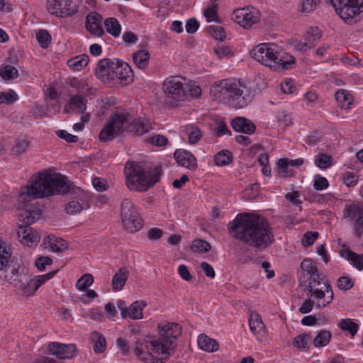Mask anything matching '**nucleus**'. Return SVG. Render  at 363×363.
Listing matches in <instances>:
<instances>
[{"mask_svg":"<svg viewBox=\"0 0 363 363\" xmlns=\"http://www.w3.org/2000/svg\"><path fill=\"white\" fill-rule=\"evenodd\" d=\"M56 271L49 272L40 276H36L30 279L27 283L21 286V295L24 296H30L47 281L50 279L55 274Z\"/></svg>","mask_w":363,"mask_h":363,"instance_id":"nucleus-21","label":"nucleus"},{"mask_svg":"<svg viewBox=\"0 0 363 363\" xmlns=\"http://www.w3.org/2000/svg\"><path fill=\"white\" fill-rule=\"evenodd\" d=\"M185 88H188L187 84L182 83L177 78L167 79L164 82L163 89L168 101L172 106H176L177 102L186 100Z\"/></svg>","mask_w":363,"mask_h":363,"instance_id":"nucleus-11","label":"nucleus"},{"mask_svg":"<svg viewBox=\"0 0 363 363\" xmlns=\"http://www.w3.org/2000/svg\"><path fill=\"white\" fill-rule=\"evenodd\" d=\"M147 141L156 146H164L167 145L168 140L163 135H157L152 137H150Z\"/></svg>","mask_w":363,"mask_h":363,"instance_id":"nucleus-62","label":"nucleus"},{"mask_svg":"<svg viewBox=\"0 0 363 363\" xmlns=\"http://www.w3.org/2000/svg\"><path fill=\"white\" fill-rule=\"evenodd\" d=\"M301 267L308 277H315L320 274L316 265L311 259H304L301 262Z\"/></svg>","mask_w":363,"mask_h":363,"instance_id":"nucleus-44","label":"nucleus"},{"mask_svg":"<svg viewBox=\"0 0 363 363\" xmlns=\"http://www.w3.org/2000/svg\"><path fill=\"white\" fill-rule=\"evenodd\" d=\"M0 76L6 80H11L18 77V72L15 67L6 65L0 70Z\"/></svg>","mask_w":363,"mask_h":363,"instance_id":"nucleus-47","label":"nucleus"},{"mask_svg":"<svg viewBox=\"0 0 363 363\" xmlns=\"http://www.w3.org/2000/svg\"><path fill=\"white\" fill-rule=\"evenodd\" d=\"M135 348H143V351L152 352L158 355L169 356L171 352L174 350V344L172 341L162 342L158 340H138L135 342Z\"/></svg>","mask_w":363,"mask_h":363,"instance_id":"nucleus-15","label":"nucleus"},{"mask_svg":"<svg viewBox=\"0 0 363 363\" xmlns=\"http://www.w3.org/2000/svg\"><path fill=\"white\" fill-rule=\"evenodd\" d=\"M338 327L342 330L348 331L352 337L357 334L359 328L358 324L349 318L342 319L338 323Z\"/></svg>","mask_w":363,"mask_h":363,"instance_id":"nucleus-41","label":"nucleus"},{"mask_svg":"<svg viewBox=\"0 0 363 363\" xmlns=\"http://www.w3.org/2000/svg\"><path fill=\"white\" fill-rule=\"evenodd\" d=\"M92 340L94 342L93 347L94 351L96 353H102L106 348V343L105 337L98 332L92 333Z\"/></svg>","mask_w":363,"mask_h":363,"instance_id":"nucleus-40","label":"nucleus"},{"mask_svg":"<svg viewBox=\"0 0 363 363\" xmlns=\"http://www.w3.org/2000/svg\"><path fill=\"white\" fill-rule=\"evenodd\" d=\"M121 217L124 229L129 233L137 232L143 227L139 213L128 199H124L121 203Z\"/></svg>","mask_w":363,"mask_h":363,"instance_id":"nucleus-10","label":"nucleus"},{"mask_svg":"<svg viewBox=\"0 0 363 363\" xmlns=\"http://www.w3.org/2000/svg\"><path fill=\"white\" fill-rule=\"evenodd\" d=\"M24 208L19 215V220L25 224L20 225L17 231L20 241L25 245L35 243L40 240L38 232L30 227L31 224L38 220L42 215V211L39 206L25 203Z\"/></svg>","mask_w":363,"mask_h":363,"instance_id":"nucleus-6","label":"nucleus"},{"mask_svg":"<svg viewBox=\"0 0 363 363\" xmlns=\"http://www.w3.org/2000/svg\"><path fill=\"white\" fill-rule=\"evenodd\" d=\"M184 131L187 135L188 141L190 144L197 143L202 137L201 131L196 126H186Z\"/></svg>","mask_w":363,"mask_h":363,"instance_id":"nucleus-38","label":"nucleus"},{"mask_svg":"<svg viewBox=\"0 0 363 363\" xmlns=\"http://www.w3.org/2000/svg\"><path fill=\"white\" fill-rule=\"evenodd\" d=\"M71 189L72 184L66 177L44 171L33 176L27 185L21 188L18 199L21 203H28L36 199L64 195Z\"/></svg>","mask_w":363,"mask_h":363,"instance_id":"nucleus-2","label":"nucleus"},{"mask_svg":"<svg viewBox=\"0 0 363 363\" xmlns=\"http://www.w3.org/2000/svg\"><path fill=\"white\" fill-rule=\"evenodd\" d=\"M338 288L343 291H347L352 288L353 282L351 279L347 277H341L337 281Z\"/></svg>","mask_w":363,"mask_h":363,"instance_id":"nucleus-59","label":"nucleus"},{"mask_svg":"<svg viewBox=\"0 0 363 363\" xmlns=\"http://www.w3.org/2000/svg\"><path fill=\"white\" fill-rule=\"evenodd\" d=\"M311 336L306 333H302L296 336L293 340L294 347L298 349H305L308 347V342L311 341Z\"/></svg>","mask_w":363,"mask_h":363,"instance_id":"nucleus-51","label":"nucleus"},{"mask_svg":"<svg viewBox=\"0 0 363 363\" xmlns=\"http://www.w3.org/2000/svg\"><path fill=\"white\" fill-rule=\"evenodd\" d=\"M329 184L326 178L320 174H316L314 177L313 188L317 191H322L328 187Z\"/></svg>","mask_w":363,"mask_h":363,"instance_id":"nucleus-56","label":"nucleus"},{"mask_svg":"<svg viewBox=\"0 0 363 363\" xmlns=\"http://www.w3.org/2000/svg\"><path fill=\"white\" fill-rule=\"evenodd\" d=\"M94 282V277L91 274H85L77 282L76 286L80 291L86 290Z\"/></svg>","mask_w":363,"mask_h":363,"instance_id":"nucleus-52","label":"nucleus"},{"mask_svg":"<svg viewBox=\"0 0 363 363\" xmlns=\"http://www.w3.org/2000/svg\"><path fill=\"white\" fill-rule=\"evenodd\" d=\"M315 164L320 169H326L332 164V157L327 154H319L315 160Z\"/></svg>","mask_w":363,"mask_h":363,"instance_id":"nucleus-53","label":"nucleus"},{"mask_svg":"<svg viewBox=\"0 0 363 363\" xmlns=\"http://www.w3.org/2000/svg\"><path fill=\"white\" fill-rule=\"evenodd\" d=\"M277 171L281 177H288L293 175L294 172L290 168L289 160L288 158H281L278 160Z\"/></svg>","mask_w":363,"mask_h":363,"instance_id":"nucleus-39","label":"nucleus"},{"mask_svg":"<svg viewBox=\"0 0 363 363\" xmlns=\"http://www.w3.org/2000/svg\"><path fill=\"white\" fill-rule=\"evenodd\" d=\"M336 13L348 24H354L363 17V0H330Z\"/></svg>","mask_w":363,"mask_h":363,"instance_id":"nucleus-9","label":"nucleus"},{"mask_svg":"<svg viewBox=\"0 0 363 363\" xmlns=\"http://www.w3.org/2000/svg\"><path fill=\"white\" fill-rule=\"evenodd\" d=\"M152 128V124L146 118H132L130 123L126 125V131L135 135H143Z\"/></svg>","mask_w":363,"mask_h":363,"instance_id":"nucleus-23","label":"nucleus"},{"mask_svg":"<svg viewBox=\"0 0 363 363\" xmlns=\"http://www.w3.org/2000/svg\"><path fill=\"white\" fill-rule=\"evenodd\" d=\"M335 99L343 108H349L353 101L352 96L345 89H340L336 92Z\"/></svg>","mask_w":363,"mask_h":363,"instance_id":"nucleus-36","label":"nucleus"},{"mask_svg":"<svg viewBox=\"0 0 363 363\" xmlns=\"http://www.w3.org/2000/svg\"><path fill=\"white\" fill-rule=\"evenodd\" d=\"M104 24L106 30L110 35L115 38H117L120 35L121 26L117 18L114 17H108L104 20Z\"/></svg>","mask_w":363,"mask_h":363,"instance_id":"nucleus-31","label":"nucleus"},{"mask_svg":"<svg viewBox=\"0 0 363 363\" xmlns=\"http://www.w3.org/2000/svg\"><path fill=\"white\" fill-rule=\"evenodd\" d=\"M135 354L144 363H164L169 356L162 355L161 357L156 356L152 352L143 351V348H134Z\"/></svg>","mask_w":363,"mask_h":363,"instance_id":"nucleus-27","label":"nucleus"},{"mask_svg":"<svg viewBox=\"0 0 363 363\" xmlns=\"http://www.w3.org/2000/svg\"><path fill=\"white\" fill-rule=\"evenodd\" d=\"M46 6L50 14L60 18L72 16L78 11L72 0H47Z\"/></svg>","mask_w":363,"mask_h":363,"instance_id":"nucleus-13","label":"nucleus"},{"mask_svg":"<svg viewBox=\"0 0 363 363\" xmlns=\"http://www.w3.org/2000/svg\"><path fill=\"white\" fill-rule=\"evenodd\" d=\"M231 126L234 130L245 134H252L255 132V125L249 119L238 116L231 121Z\"/></svg>","mask_w":363,"mask_h":363,"instance_id":"nucleus-25","label":"nucleus"},{"mask_svg":"<svg viewBox=\"0 0 363 363\" xmlns=\"http://www.w3.org/2000/svg\"><path fill=\"white\" fill-rule=\"evenodd\" d=\"M11 256L10 247L7 246L2 239H0V272L3 271L9 265Z\"/></svg>","mask_w":363,"mask_h":363,"instance_id":"nucleus-33","label":"nucleus"},{"mask_svg":"<svg viewBox=\"0 0 363 363\" xmlns=\"http://www.w3.org/2000/svg\"><path fill=\"white\" fill-rule=\"evenodd\" d=\"M29 141L27 140H15L14 146L13 147V152L16 155L21 154L26 151L28 147Z\"/></svg>","mask_w":363,"mask_h":363,"instance_id":"nucleus-57","label":"nucleus"},{"mask_svg":"<svg viewBox=\"0 0 363 363\" xmlns=\"http://www.w3.org/2000/svg\"><path fill=\"white\" fill-rule=\"evenodd\" d=\"M228 227L233 238L257 250L265 249L274 241L269 223L249 213L238 215Z\"/></svg>","mask_w":363,"mask_h":363,"instance_id":"nucleus-1","label":"nucleus"},{"mask_svg":"<svg viewBox=\"0 0 363 363\" xmlns=\"http://www.w3.org/2000/svg\"><path fill=\"white\" fill-rule=\"evenodd\" d=\"M113 72H114L113 60L104 58L98 62L95 74L104 84L113 86Z\"/></svg>","mask_w":363,"mask_h":363,"instance_id":"nucleus-19","label":"nucleus"},{"mask_svg":"<svg viewBox=\"0 0 363 363\" xmlns=\"http://www.w3.org/2000/svg\"><path fill=\"white\" fill-rule=\"evenodd\" d=\"M174 155L179 165L191 170L197 167L196 159L191 152L184 150H177Z\"/></svg>","mask_w":363,"mask_h":363,"instance_id":"nucleus-24","label":"nucleus"},{"mask_svg":"<svg viewBox=\"0 0 363 363\" xmlns=\"http://www.w3.org/2000/svg\"><path fill=\"white\" fill-rule=\"evenodd\" d=\"M342 180L347 186H354L357 184L358 176L354 172H347L342 174Z\"/></svg>","mask_w":363,"mask_h":363,"instance_id":"nucleus-55","label":"nucleus"},{"mask_svg":"<svg viewBox=\"0 0 363 363\" xmlns=\"http://www.w3.org/2000/svg\"><path fill=\"white\" fill-rule=\"evenodd\" d=\"M69 201L65 206V211L68 214H76L89 208V196L80 188L71 189Z\"/></svg>","mask_w":363,"mask_h":363,"instance_id":"nucleus-12","label":"nucleus"},{"mask_svg":"<svg viewBox=\"0 0 363 363\" xmlns=\"http://www.w3.org/2000/svg\"><path fill=\"white\" fill-rule=\"evenodd\" d=\"M299 196L300 194L297 191H292L291 193H288L286 194V199L289 201L291 202L294 206L301 209L302 201L300 199H298Z\"/></svg>","mask_w":363,"mask_h":363,"instance_id":"nucleus-61","label":"nucleus"},{"mask_svg":"<svg viewBox=\"0 0 363 363\" xmlns=\"http://www.w3.org/2000/svg\"><path fill=\"white\" fill-rule=\"evenodd\" d=\"M211 93L218 98L228 99V103L235 108L247 106L253 98L250 89L235 79H223L215 84Z\"/></svg>","mask_w":363,"mask_h":363,"instance_id":"nucleus-4","label":"nucleus"},{"mask_svg":"<svg viewBox=\"0 0 363 363\" xmlns=\"http://www.w3.org/2000/svg\"><path fill=\"white\" fill-rule=\"evenodd\" d=\"M36 38L42 48H47L51 43V36L48 30H40L36 33Z\"/></svg>","mask_w":363,"mask_h":363,"instance_id":"nucleus-49","label":"nucleus"},{"mask_svg":"<svg viewBox=\"0 0 363 363\" xmlns=\"http://www.w3.org/2000/svg\"><path fill=\"white\" fill-rule=\"evenodd\" d=\"M305 291H308L311 297L317 299V308H324L330 303L334 298V293L328 280L322 274L308 277L306 280Z\"/></svg>","mask_w":363,"mask_h":363,"instance_id":"nucleus-7","label":"nucleus"},{"mask_svg":"<svg viewBox=\"0 0 363 363\" xmlns=\"http://www.w3.org/2000/svg\"><path fill=\"white\" fill-rule=\"evenodd\" d=\"M277 45L272 43H260L251 52L253 58L265 66L274 69H287L295 62L292 55L281 53Z\"/></svg>","mask_w":363,"mask_h":363,"instance_id":"nucleus-5","label":"nucleus"},{"mask_svg":"<svg viewBox=\"0 0 363 363\" xmlns=\"http://www.w3.org/2000/svg\"><path fill=\"white\" fill-rule=\"evenodd\" d=\"M344 218H349L352 222L354 235L359 239L363 235V208L355 204L346 206Z\"/></svg>","mask_w":363,"mask_h":363,"instance_id":"nucleus-16","label":"nucleus"},{"mask_svg":"<svg viewBox=\"0 0 363 363\" xmlns=\"http://www.w3.org/2000/svg\"><path fill=\"white\" fill-rule=\"evenodd\" d=\"M321 38V32L318 28H311L307 33L306 40L313 48Z\"/></svg>","mask_w":363,"mask_h":363,"instance_id":"nucleus-48","label":"nucleus"},{"mask_svg":"<svg viewBox=\"0 0 363 363\" xmlns=\"http://www.w3.org/2000/svg\"><path fill=\"white\" fill-rule=\"evenodd\" d=\"M69 107L79 113H82L86 108V99L82 95H74L69 99Z\"/></svg>","mask_w":363,"mask_h":363,"instance_id":"nucleus-32","label":"nucleus"},{"mask_svg":"<svg viewBox=\"0 0 363 363\" xmlns=\"http://www.w3.org/2000/svg\"><path fill=\"white\" fill-rule=\"evenodd\" d=\"M248 322L250 329L252 333L260 335L262 336L266 333L265 326L259 314L257 313H251Z\"/></svg>","mask_w":363,"mask_h":363,"instance_id":"nucleus-28","label":"nucleus"},{"mask_svg":"<svg viewBox=\"0 0 363 363\" xmlns=\"http://www.w3.org/2000/svg\"><path fill=\"white\" fill-rule=\"evenodd\" d=\"M159 341H172L174 348L176 347V339L182 334V327L178 323L162 322L157 325Z\"/></svg>","mask_w":363,"mask_h":363,"instance_id":"nucleus-18","label":"nucleus"},{"mask_svg":"<svg viewBox=\"0 0 363 363\" xmlns=\"http://www.w3.org/2000/svg\"><path fill=\"white\" fill-rule=\"evenodd\" d=\"M113 85L116 83L127 84L133 81V72L128 63L118 60H113Z\"/></svg>","mask_w":363,"mask_h":363,"instance_id":"nucleus-17","label":"nucleus"},{"mask_svg":"<svg viewBox=\"0 0 363 363\" xmlns=\"http://www.w3.org/2000/svg\"><path fill=\"white\" fill-rule=\"evenodd\" d=\"M126 184L131 191H145L157 183L161 176L160 167H145L140 162H128L125 167Z\"/></svg>","mask_w":363,"mask_h":363,"instance_id":"nucleus-3","label":"nucleus"},{"mask_svg":"<svg viewBox=\"0 0 363 363\" xmlns=\"http://www.w3.org/2000/svg\"><path fill=\"white\" fill-rule=\"evenodd\" d=\"M215 164L217 166L228 165L233 161L232 153L226 150H221L214 156Z\"/></svg>","mask_w":363,"mask_h":363,"instance_id":"nucleus-37","label":"nucleus"},{"mask_svg":"<svg viewBox=\"0 0 363 363\" xmlns=\"http://www.w3.org/2000/svg\"><path fill=\"white\" fill-rule=\"evenodd\" d=\"M48 238L50 249L53 252H60L67 248V243L63 239L55 236H49Z\"/></svg>","mask_w":363,"mask_h":363,"instance_id":"nucleus-45","label":"nucleus"},{"mask_svg":"<svg viewBox=\"0 0 363 363\" xmlns=\"http://www.w3.org/2000/svg\"><path fill=\"white\" fill-rule=\"evenodd\" d=\"M131 115L123 109L116 110L109 117L106 125L99 133V140L102 142L111 140L126 130V125L130 123Z\"/></svg>","mask_w":363,"mask_h":363,"instance_id":"nucleus-8","label":"nucleus"},{"mask_svg":"<svg viewBox=\"0 0 363 363\" xmlns=\"http://www.w3.org/2000/svg\"><path fill=\"white\" fill-rule=\"evenodd\" d=\"M232 19L244 28H249L259 21L260 12L252 6L237 9L233 13Z\"/></svg>","mask_w":363,"mask_h":363,"instance_id":"nucleus-14","label":"nucleus"},{"mask_svg":"<svg viewBox=\"0 0 363 363\" xmlns=\"http://www.w3.org/2000/svg\"><path fill=\"white\" fill-rule=\"evenodd\" d=\"M48 352L59 359H70L76 356L77 347L74 344L65 345L53 342L48 345Z\"/></svg>","mask_w":363,"mask_h":363,"instance_id":"nucleus-20","label":"nucleus"},{"mask_svg":"<svg viewBox=\"0 0 363 363\" xmlns=\"http://www.w3.org/2000/svg\"><path fill=\"white\" fill-rule=\"evenodd\" d=\"M199 347L206 352H213L218 349V342L212 338L208 337L206 335H201L198 339Z\"/></svg>","mask_w":363,"mask_h":363,"instance_id":"nucleus-29","label":"nucleus"},{"mask_svg":"<svg viewBox=\"0 0 363 363\" xmlns=\"http://www.w3.org/2000/svg\"><path fill=\"white\" fill-rule=\"evenodd\" d=\"M331 338V333L326 330H320L313 340V345L315 347H324L327 345Z\"/></svg>","mask_w":363,"mask_h":363,"instance_id":"nucleus-42","label":"nucleus"},{"mask_svg":"<svg viewBox=\"0 0 363 363\" xmlns=\"http://www.w3.org/2000/svg\"><path fill=\"white\" fill-rule=\"evenodd\" d=\"M199 27V23L196 18H189L186 23L185 28L188 33H194L196 32Z\"/></svg>","mask_w":363,"mask_h":363,"instance_id":"nucleus-64","label":"nucleus"},{"mask_svg":"<svg viewBox=\"0 0 363 363\" xmlns=\"http://www.w3.org/2000/svg\"><path fill=\"white\" fill-rule=\"evenodd\" d=\"M318 237V232L308 231L304 234L303 238H302V245L304 247H309L314 243Z\"/></svg>","mask_w":363,"mask_h":363,"instance_id":"nucleus-58","label":"nucleus"},{"mask_svg":"<svg viewBox=\"0 0 363 363\" xmlns=\"http://www.w3.org/2000/svg\"><path fill=\"white\" fill-rule=\"evenodd\" d=\"M89 57L87 55H79L67 61L68 67L74 71H80L89 63Z\"/></svg>","mask_w":363,"mask_h":363,"instance_id":"nucleus-30","label":"nucleus"},{"mask_svg":"<svg viewBox=\"0 0 363 363\" xmlns=\"http://www.w3.org/2000/svg\"><path fill=\"white\" fill-rule=\"evenodd\" d=\"M133 59L138 68L145 69L148 65L150 54L145 50H140L133 54Z\"/></svg>","mask_w":363,"mask_h":363,"instance_id":"nucleus-34","label":"nucleus"},{"mask_svg":"<svg viewBox=\"0 0 363 363\" xmlns=\"http://www.w3.org/2000/svg\"><path fill=\"white\" fill-rule=\"evenodd\" d=\"M203 15L208 22L216 21L218 22V5L215 4V0H213L211 6L205 9Z\"/></svg>","mask_w":363,"mask_h":363,"instance_id":"nucleus-50","label":"nucleus"},{"mask_svg":"<svg viewBox=\"0 0 363 363\" xmlns=\"http://www.w3.org/2000/svg\"><path fill=\"white\" fill-rule=\"evenodd\" d=\"M102 21V16L92 11L86 16L85 28L91 35L101 37L105 34Z\"/></svg>","mask_w":363,"mask_h":363,"instance_id":"nucleus-22","label":"nucleus"},{"mask_svg":"<svg viewBox=\"0 0 363 363\" xmlns=\"http://www.w3.org/2000/svg\"><path fill=\"white\" fill-rule=\"evenodd\" d=\"M320 0H301L298 10L303 14H307L314 11Z\"/></svg>","mask_w":363,"mask_h":363,"instance_id":"nucleus-46","label":"nucleus"},{"mask_svg":"<svg viewBox=\"0 0 363 363\" xmlns=\"http://www.w3.org/2000/svg\"><path fill=\"white\" fill-rule=\"evenodd\" d=\"M209 33L216 40L219 41H223L225 38V32L223 28L218 26H209Z\"/></svg>","mask_w":363,"mask_h":363,"instance_id":"nucleus-54","label":"nucleus"},{"mask_svg":"<svg viewBox=\"0 0 363 363\" xmlns=\"http://www.w3.org/2000/svg\"><path fill=\"white\" fill-rule=\"evenodd\" d=\"M146 306L147 303L145 301H135L128 308L126 317H130L132 319L143 318V309Z\"/></svg>","mask_w":363,"mask_h":363,"instance_id":"nucleus-35","label":"nucleus"},{"mask_svg":"<svg viewBox=\"0 0 363 363\" xmlns=\"http://www.w3.org/2000/svg\"><path fill=\"white\" fill-rule=\"evenodd\" d=\"M190 248L192 252L198 253H204L208 252L211 246L209 242L202 239H196L193 240Z\"/></svg>","mask_w":363,"mask_h":363,"instance_id":"nucleus-43","label":"nucleus"},{"mask_svg":"<svg viewBox=\"0 0 363 363\" xmlns=\"http://www.w3.org/2000/svg\"><path fill=\"white\" fill-rule=\"evenodd\" d=\"M186 100L189 97L197 98L201 94V89L198 86H190L188 84V88H185Z\"/></svg>","mask_w":363,"mask_h":363,"instance_id":"nucleus-60","label":"nucleus"},{"mask_svg":"<svg viewBox=\"0 0 363 363\" xmlns=\"http://www.w3.org/2000/svg\"><path fill=\"white\" fill-rule=\"evenodd\" d=\"M56 135L68 143H76L78 140L77 136L72 135L65 130H57Z\"/></svg>","mask_w":363,"mask_h":363,"instance_id":"nucleus-63","label":"nucleus"},{"mask_svg":"<svg viewBox=\"0 0 363 363\" xmlns=\"http://www.w3.org/2000/svg\"><path fill=\"white\" fill-rule=\"evenodd\" d=\"M129 274L130 271L128 267L124 266L120 267L112 278L111 284L113 290L115 291L122 290L128 280Z\"/></svg>","mask_w":363,"mask_h":363,"instance_id":"nucleus-26","label":"nucleus"}]
</instances>
